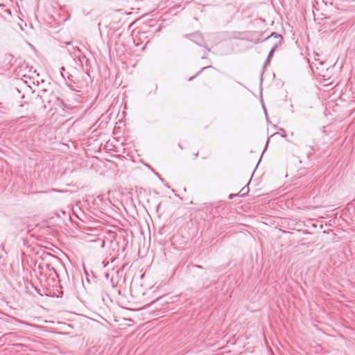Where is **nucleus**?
<instances>
[{
  "mask_svg": "<svg viewBox=\"0 0 355 355\" xmlns=\"http://www.w3.org/2000/svg\"><path fill=\"white\" fill-rule=\"evenodd\" d=\"M160 205H161V203H159L158 205L157 206V211H158V210L160 207Z\"/></svg>",
  "mask_w": 355,
  "mask_h": 355,
  "instance_id": "nucleus-12",
  "label": "nucleus"
},
{
  "mask_svg": "<svg viewBox=\"0 0 355 355\" xmlns=\"http://www.w3.org/2000/svg\"><path fill=\"white\" fill-rule=\"evenodd\" d=\"M261 158H262V156H260L259 162H261Z\"/></svg>",
  "mask_w": 355,
  "mask_h": 355,
  "instance_id": "nucleus-17",
  "label": "nucleus"
},
{
  "mask_svg": "<svg viewBox=\"0 0 355 355\" xmlns=\"http://www.w3.org/2000/svg\"><path fill=\"white\" fill-rule=\"evenodd\" d=\"M270 62V60L268 59V58H266V60H265L264 62V64H263V68H265Z\"/></svg>",
  "mask_w": 355,
  "mask_h": 355,
  "instance_id": "nucleus-9",
  "label": "nucleus"
},
{
  "mask_svg": "<svg viewBox=\"0 0 355 355\" xmlns=\"http://www.w3.org/2000/svg\"><path fill=\"white\" fill-rule=\"evenodd\" d=\"M281 130L284 132H285V130L284 129H281Z\"/></svg>",
  "mask_w": 355,
  "mask_h": 355,
  "instance_id": "nucleus-24",
  "label": "nucleus"
},
{
  "mask_svg": "<svg viewBox=\"0 0 355 355\" xmlns=\"http://www.w3.org/2000/svg\"><path fill=\"white\" fill-rule=\"evenodd\" d=\"M70 88H71V91L69 92H66L64 96H63V98H58L57 101L60 103L62 104L64 107H69V106L71 105L65 102V101L69 102L70 101V99L72 98L76 102H79L80 101V98L85 95V93L80 90V89H76L75 88H73L72 86H69Z\"/></svg>",
  "mask_w": 355,
  "mask_h": 355,
  "instance_id": "nucleus-2",
  "label": "nucleus"
},
{
  "mask_svg": "<svg viewBox=\"0 0 355 355\" xmlns=\"http://www.w3.org/2000/svg\"><path fill=\"white\" fill-rule=\"evenodd\" d=\"M241 193H242V194L241 195V196H245L246 195L248 192H249V187H248V184H247L246 186H245L240 191Z\"/></svg>",
  "mask_w": 355,
  "mask_h": 355,
  "instance_id": "nucleus-8",
  "label": "nucleus"
},
{
  "mask_svg": "<svg viewBox=\"0 0 355 355\" xmlns=\"http://www.w3.org/2000/svg\"><path fill=\"white\" fill-rule=\"evenodd\" d=\"M60 73L64 79H66V78H67L70 80H72L71 79V78L73 77L72 75L70 73H69L68 71H66L64 67H62L60 68Z\"/></svg>",
  "mask_w": 355,
  "mask_h": 355,
  "instance_id": "nucleus-6",
  "label": "nucleus"
},
{
  "mask_svg": "<svg viewBox=\"0 0 355 355\" xmlns=\"http://www.w3.org/2000/svg\"><path fill=\"white\" fill-rule=\"evenodd\" d=\"M165 185H166V187H167L168 188H169V185H168V184H166Z\"/></svg>",
  "mask_w": 355,
  "mask_h": 355,
  "instance_id": "nucleus-20",
  "label": "nucleus"
},
{
  "mask_svg": "<svg viewBox=\"0 0 355 355\" xmlns=\"http://www.w3.org/2000/svg\"><path fill=\"white\" fill-rule=\"evenodd\" d=\"M273 135H275V133H273V135H270V137H273Z\"/></svg>",
  "mask_w": 355,
  "mask_h": 355,
  "instance_id": "nucleus-23",
  "label": "nucleus"
},
{
  "mask_svg": "<svg viewBox=\"0 0 355 355\" xmlns=\"http://www.w3.org/2000/svg\"><path fill=\"white\" fill-rule=\"evenodd\" d=\"M113 246V250L116 251V255L123 254L128 244V241L124 234H113V240H111Z\"/></svg>",
  "mask_w": 355,
  "mask_h": 355,
  "instance_id": "nucleus-1",
  "label": "nucleus"
},
{
  "mask_svg": "<svg viewBox=\"0 0 355 355\" xmlns=\"http://www.w3.org/2000/svg\"><path fill=\"white\" fill-rule=\"evenodd\" d=\"M273 135H275V133H273V135H270V137H273Z\"/></svg>",
  "mask_w": 355,
  "mask_h": 355,
  "instance_id": "nucleus-22",
  "label": "nucleus"
},
{
  "mask_svg": "<svg viewBox=\"0 0 355 355\" xmlns=\"http://www.w3.org/2000/svg\"><path fill=\"white\" fill-rule=\"evenodd\" d=\"M273 135H275V133H273V135H270V137H273Z\"/></svg>",
  "mask_w": 355,
  "mask_h": 355,
  "instance_id": "nucleus-21",
  "label": "nucleus"
},
{
  "mask_svg": "<svg viewBox=\"0 0 355 355\" xmlns=\"http://www.w3.org/2000/svg\"><path fill=\"white\" fill-rule=\"evenodd\" d=\"M272 37H274L275 39H277V41L276 42H280V46L282 45V41H283V37L282 36V35L276 33V32H272L269 36H268L264 40H270Z\"/></svg>",
  "mask_w": 355,
  "mask_h": 355,
  "instance_id": "nucleus-3",
  "label": "nucleus"
},
{
  "mask_svg": "<svg viewBox=\"0 0 355 355\" xmlns=\"http://www.w3.org/2000/svg\"><path fill=\"white\" fill-rule=\"evenodd\" d=\"M261 158H262V156H260L259 162H261Z\"/></svg>",
  "mask_w": 355,
  "mask_h": 355,
  "instance_id": "nucleus-18",
  "label": "nucleus"
},
{
  "mask_svg": "<svg viewBox=\"0 0 355 355\" xmlns=\"http://www.w3.org/2000/svg\"><path fill=\"white\" fill-rule=\"evenodd\" d=\"M261 158H262V156H260L259 162H261Z\"/></svg>",
  "mask_w": 355,
  "mask_h": 355,
  "instance_id": "nucleus-19",
  "label": "nucleus"
},
{
  "mask_svg": "<svg viewBox=\"0 0 355 355\" xmlns=\"http://www.w3.org/2000/svg\"><path fill=\"white\" fill-rule=\"evenodd\" d=\"M75 50L78 51L80 53V55H79V56H78V58H79V60H80V62H81L82 64H83V62H85L86 65H88V64L89 63V59L86 57V55H85L83 53H82V52L80 51V49H79L78 47H76V48L75 49Z\"/></svg>",
  "mask_w": 355,
  "mask_h": 355,
  "instance_id": "nucleus-4",
  "label": "nucleus"
},
{
  "mask_svg": "<svg viewBox=\"0 0 355 355\" xmlns=\"http://www.w3.org/2000/svg\"><path fill=\"white\" fill-rule=\"evenodd\" d=\"M211 67V66H207V67H204L201 69L200 71H199L196 75L191 76L189 78V81H191L193 80L194 78H196L197 76H198L205 69H207V68H209Z\"/></svg>",
  "mask_w": 355,
  "mask_h": 355,
  "instance_id": "nucleus-7",
  "label": "nucleus"
},
{
  "mask_svg": "<svg viewBox=\"0 0 355 355\" xmlns=\"http://www.w3.org/2000/svg\"><path fill=\"white\" fill-rule=\"evenodd\" d=\"M159 178L160 181H162V182L164 181V179H163V178H160V177H159Z\"/></svg>",
  "mask_w": 355,
  "mask_h": 355,
  "instance_id": "nucleus-16",
  "label": "nucleus"
},
{
  "mask_svg": "<svg viewBox=\"0 0 355 355\" xmlns=\"http://www.w3.org/2000/svg\"><path fill=\"white\" fill-rule=\"evenodd\" d=\"M1 105V103H0V105Z\"/></svg>",
  "mask_w": 355,
  "mask_h": 355,
  "instance_id": "nucleus-25",
  "label": "nucleus"
},
{
  "mask_svg": "<svg viewBox=\"0 0 355 355\" xmlns=\"http://www.w3.org/2000/svg\"><path fill=\"white\" fill-rule=\"evenodd\" d=\"M237 196V194H233V193H232V194H230V195L229 196L228 198H229V199H233V198H234L235 196Z\"/></svg>",
  "mask_w": 355,
  "mask_h": 355,
  "instance_id": "nucleus-11",
  "label": "nucleus"
},
{
  "mask_svg": "<svg viewBox=\"0 0 355 355\" xmlns=\"http://www.w3.org/2000/svg\"><path fill=\"white\" fill-rule=\"evenodd\" d=\"M196 267L199 268H202V266H199V265H196Z\"/></svg>",
  "mask_w": 355,
  "mask_h": 355,
  "instance_id": "nucleus-13",
  "label": "nucleus"
},
{
  "mask_svg": "<svg viewBox=\"0 0 355 355\" xmlns=\"http://www.w3.org/2000/svg\"><path fill=\"white\" fill-rule=\"evenodd\" d=\"M268 143H269V137L268 138V140L266 141V146H265V148H264V150H263V153L265 152V150H266L267 147H268Z\"/></svg>",
  "mask_w": 355,
  "mask_h": 355,
  "instance_id": "nucleus-10",
  "label": "nucleus"
},
{
  "mask_svg": "<svg viewBox=\"0 0 355 355\" xmlns=\"http://www.w3.org/2000/svg\"><path fill=\"white\" fill-rule=\"evenodd\" d=\"M280 46V42H275L272 45V49H270V51H269V53L267 56V58L271 60V58H272L273 55H274V53L275 51H276V49Z\"/></svg>",
  "mask_w": 355,
  "mask_h": 355,
  "instance_id": "nucleus-5",
  "label": "nucleus"
},
{
  "mask_svg": "<svg viewBox=\"0 0 355 355\" xmlns=\"http://www.w3.org/2000/svg\"><path fill=\"white\" fill-rule=\"evenodd\" d=\"M38 193H47V191H39Z\"/></svg>",
  "mask_w": 355,
  "mask_h": 355,
  "instance_id": "nucleus-14",
  "label": "nucleus"
},
{
  "mask_svg": "<svg viewBox=\"0 0 355 355\" xmlns=\"http://www.w3.org/2000/svg\"><path fill=\"white\" fill-rule=\"evenodd\" d=\"M194 155L196 157H197L198 156V153H196Z\"/></svg>",
  "mask_w": 355,
  "mask_h": 355,
  "instance_id": "nucleus-15",
  "label": "nucleus"
}]
</instances>
